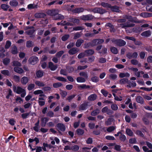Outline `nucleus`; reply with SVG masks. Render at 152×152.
<instances>
[{
    "mask_svg": "<svg viewBox=\"0 0 152 152\" xmlns=\"http://www.w3.org/2000/svg\"><path fill=\"white\" fill-rule=\"evenodd\" d=\"M13 90L14 92L18 94H21V96L24 97L26 95V92L25 90L20 87H16L15 86L13 87Z\"/></svg>",
    "mask_w": 152,
    "mask_h": 152,
    "instance_id": "1",
    "label": "nucleus"
},
{
    "mask_svg": "<svg viewBox=\"0 0 152 152\" xmlns=\"http://www.w3.org/2000/svg\"><path fill=\"white\" fill-rule=\"evenodd\" d=\"M89 11L90 12H93L94 13H99L100 14H103L106 12L105 10L98 8H96L90 10Z\"/></svg>",
    "mask_w": 152,
    "mask_h": 152,
    "instance_id": "2",
    "label": "nucleus"
},
{
    "mask_svg": "<svg viewBox=\"0 0 152 152\" xmlns=\"http://www.w3.org/2000/svg\"><path fill=\"white\" fill-rule=\"evenodd\" d=\"M38 61V58L36 56H32L29 59V63L32 65H34L36 64Z\"/></svg>",
    "mask_w": 152,
    "mask_h": 152,
    "instance_id": "3",
    "label": "nucleus"
},
{
    "mask_svg": "<svg viewBox=\"0 0 152 152\" xmlns=\"http://www.w3.org/2000/svg\"><path fill=\"white\" fill-rule=\"evenodd\" d=\"M50 140H51L50 142L51 144L54 145L55 144V141L57 144H58L60 142L59 139L57 137H51L50 138Z\"/></svg>",
    "mask_w": 152,
    "mask_h": 152,
    "instance_id": "4",
    "label": "nucleus"
},
{
    "mask_svg": "<svg viewBox=\"0 0 152 152\" xmlns=\"http://www.w3.org/2000/svg\"><path fill=\"white\" fill-rule=\"evenodd\" d=\"M137 56L138 53L136 52H134L132 54L129 53L126 55V56L129 59L136 58L137 57Z\"/></svg>",
    "mask_w": 152,
    "mask_h": 152,
    "instance_id": "5",
    "label": "nucleus"
},
{
    "mask_svg": "<svg viewBox=\"0 0 152 152\" xmlns=\"http://www.w3.org/2000/svg\"><path fill=\"white\" fill-rule=\"evenodd\" d=\"M48 67L51 70L54 71L57 68L58 66L56 64H54L53 62H50L48 63Z\"/></svg>",
    "mask_w": 152,
    "mask_h": 152,
    "instance_id": "6",
    "label": "nucleus"
},
{
    "mask_svg": "<svg viewBox=\"0 0 152 152\" xmlns=\"http://www.w3.org/2000/svg\"><path fill=\"white\" fill-rule=\"evenodd\" d=\"M48 14L53 16V18H55L56 14L59 13V11L57 10H52L48 11Z\"/></svg>",
    "mask_w": 152,
    "mask_h": 152,
    "instance_id": "7",
    "label": "nucleus"
},
{
    "mask_svg": "<svg viewBox=\"0 0 152 152\" xmlns=\"http://www.w3.org/2000/svg\"><path fill=\"white\" fill-rule=\"evenodd\" d=\"M115 43L117 45L119 46H122L126 44V42L122 39L116 40L114 41Z\"/></svg>",
    "mask_w": 152,
    "mask_h": 152,
    "instance_id": "8",
    "label": "nucleus"
},
{
    "mask_svg": "<svg viewBox=\"0 0 152 152\" xmlns=\"http://www.w3.org/2000/svg\"><path fill=\"white\" fill-rule=\"evenodd\" d=\"M29 78L26 76L23 77L20 80L21 83L23 85L26 84L28 82Z\"/></svg>",
    "mask_w": 152,
    "mask_h": 152,
    "instance_id": "9",
    "label": "nucleus"
},
{
    "mask_svg": "<svg viewBox=\"0 0 152 152\" xmlns=\"http://www.w3.org/2000/svg\"><path fill=\"white\" fill-rule=\"evenodd\" d=\"M9 4L12 7H15L18 6V2L16 0H12L10 1Z\"/></svg>",
    "mask_w": 152,
    "mask_h": 152,
    "instance_id": "10",
    "label": "nucleus"
},
{
    "mask_svg": "<svg viewBox=\"0 0 152 152\" xmlns=\"http://www.w3.org/2000/svg\"><path fill=\"white\" fill-rule=\"evenodd\" d=\"M57 127L58 130L62 132H64L65 130L66 129L65 126L63 124L59 123L57 124Z\"/></svg>",
    "mask_w": 152,
    "mask_h": 152,
    "instance_id": "11",
    "label": "nucleus"
},
{
    "mask_svg": "<svg viewBox=\"0 0 152 152\" xmlns=\"http://www.w3.org/2000/svg\"><path fill=\"white\" fill-rule=\"evenodd\" d=\"M33 93L35 95L39 94L40 96H45V94H43V91L41 90H38L34 91Z\"/></svg>",
    "mask_w": 152,
    "mask_h": 152,
    "instance_id": "12",
    "label": "nucleus"
},
{
    "mask_svg": "<svg viewBox=\"0 0 152 152\" xmlns=\"http://www.w3.org/2000/svg\"><path fill=\"white\" fill-rule=\"evenodd\" d=\"M79 51V50L77 48H73L70 49L68 52L70 55H73L77 53Z\"/></svg>",
    "mask_w": 152,
    "mask_h": 152,
    "instance_id": "13",
    "label": "nucleus"
},
{
    "mask_svg": "<svg viewBox=\"0 0 152 152\" xmlns=\"http://www.w3.org/2000/svg\"><path fill=\"white\" fill-rule=\"evenodd\" d=\"M14 70L17 73L20 74H21L24 73V71L23 69L20 68L15 67L14 68Z\"/></svg>",
    "mask_w": 152,
    "mask_h": 152,
    "instance_id": "14",
    "label": "nucleus"
},
{
    "mask_svg": "<svg viewBox=\"0 0 152 152\" xmlns=\"http://www.w3.org/2000/svg\"><path fill=\"white\" fill-rule=\"evenodd\" d=\"M97 96L95 94H93L90 95L88 98V100L92 101L96 100L97 98Z\"/></svg>",
    "mask_w": 152,
    "mask_h": 152,
    "instance_id": "15",
    "label": "nucleus"
},
{
    "mask_svg": "<svg viewBox=\"0 0 152 152\" xmlns=\"http://www.w3.org/2000/svg\"><path fill=\"white\" fill-rule=\"evenodd\" d=\"M102 112L103 113H106L108 115L111 113L110 110L107 107H105L103 108L102 110Z\"/></svg>",
    "mask_w": 152,
    "mask_h": 152,
    "instance_id": "16",
    "label": "nucleus"
},
{
    "mask_svg": "<svg viewBox=\"0 0 152 152\" xmlns=\"http://www.w3.org/2000/svg\"><path fill=\"white\" fill-rule=\"evenodd\" d=\"M136 101L140 104H143L144 103L143 99L140 96H138L136 97Z\"/></svg>",
    "mask_w": 152,
    "mask_h": 152,
    "instance_id": "17",
    "label": "nucleus"
},
{
    "mask_svg": "<svg viewBox=\"0 0 152 152\" xmlns=\"http://www.w3.org/2000/svg\"><path fill=\"white\" fill-rule=\"evenodd\" d=\"M96 39L92 41L91 43H87L85 44V47L86 48L88 46H89L90 45H91L92 46H94L97 44V42H95V41Z\"/></svg>",
    "mask_w": 152,
    "mask_h": 152,
    "instance_id": "18",
    "label": "nucleus"
},
{
    "mask_svg": "<svg viewBox=\"0 0 152 152\" xmlns=\"http://www.w3.org/2000/svg\"><path fill=\"white\" fill-rule=\"evenodd\" d=\"M49 118H42V126H45L46 123L48 121Z\"/></svg>",
    "mask_w": 152,
    "mask_h": 152,
    "instance_id": "19",
    "label": "nucleus"
},
{
    "mask_svg": "<svg viewBox=\"0 0 152 152\" xmlns=\"http://www.w3.org/2000/svg\"><path fill=\"white\" fill-rule=\"evenodd\" d=\"M35 84L39 87H43L45 86V83L41 81L37 80L35 82Z\"/></svg>",
    "mask_w": 152,
    "mask_h": 152,
    "instance_id": "20",
    "label": "nucleus"
},
{
    "mask_svg": "<svg viewBox=\"0 0 152 152\" xmlns=\"http://www.w3.org/2000/svg\"><path fill=\"white\" fill-rule=\"evenodd\" d=\"M128 85H127V86L129 87H135L137 85L136 83L135 82H130L129 81H128Z\"/></svg>",
    "mask_w": 152,
    "mask_h": 152,
    "instance_id": "21",
    "label": "nucleus"
},
{
    "mask_svg": "<svg viewBox=\"0 0 152 152\" xmlns=\"http://www.w3.org/2000/svg\"><path fill=\"white\" fill-rule=\"evenodd\" d=\"M151 34V33L150 31H147L142 32L141 34V35L142 36L148 37Z\"/></svg>",
    "mask_w": 152,
    "mask_h": 152,
    "instance_id": "22",
    "label": "nucleus"
},
{
    "mask_svg": "<svg viewBox=\"0 0 152 152\" xmlns=\"http://www.w3.org/2000/svg\"><path fill=\"white\" fill-rule=\"evenodd\" d=\"M119 76L121 78H123L124 77H128L130 76V74L128 72L121 73L119 74Z\"/></svg>",
    "mask_w": 152,
    "mask_h": 152,
    "instance_id": "23",
    "label": "nucleus"
},
{
    "mask_svg": "<svg viewBox=\"0 0 152 152\" xmlns=\"http://www.w3.org/2000/svg\"><path fill=\"white\" fill-rule=\"evenodd\" d=\"M134 25L133 24H128L127 23H122L120 24V27L122 28H124L125 27H130L133 26Z\"/></svg>",
    "mask_w": 152,
    "mask_h": 152,
    "instance_id": "24",
    "label": "nucleus"
},
{
    "mask_svg": "<svg viewBox=\"0 0 152 152\" xmlns=\"http://www.w3.org/2000/svg\"><path fill=\"white\" fill-rule=\"evenodd\" d=\"M11 53L13 54H16L18 53L17 48L15 46H13L12 48Z\"/></svg>",
    "mask_w": 152,
    "mask_h": 152,
    "instance_id": "25",
    "label": "nucleus"
},
{
    "mask_svg": "<svg viewBox=\"0 0 152 152\" xmlns=\"http://www.w3.org/2000/svg\"><path fill=\"white\" fill-rule=\"evenodd\" d=\"M113 121V118H110L105 122V124L107 125H110L111 124Z\"/></svg>",
    "mask_w": 152,
    "mask_h": 152,
    "instance_id": "26",
    "label": "nucleus"
},
{
    "mask_svg": "<svg viewBox=\"0 0 152 152\" xmlns=\"http://www.w3.org/2000/svg\"><path fill=\"white\" fill-rule=\"evenodd\" d=\"M100 112V110L97 109L93 111L91 113V115L92 116H95L97 115Z\"/></svg>",
    "mask_w": 152,
    "mask_h": 152,
    "instance_id": "27",
    "label": "nucleus"
},
{
    "mask_svg": "<svg viewBox=\"0 0 152 152\" xmlns=\"http://www.w3.org/2000/svg\"><path fill=\"white\" fill-rule=\"evenodd\" d=\"M83 40L82 39L77 40L76 43V46L77 47H79L83 42Z\"/></svg>",
    "mask_w": 152,
    "mask_h": 152,
    "instance_id": "28",
    "label": "nucleus"
},
{
    "mask_svg": "<svg viewBox=\"0 0 152 152\" xmlns=\"http://www.w3.org/2000/svg\"><path fill=\"white\" fill-rule=\"evenodd\" d=\"M10 60L8 58H6L3 59V62L5 65H7L10 62Z\"/></svg>",
    "mask_w": 152,
    "mask_h": 152,
    "instance_id": "29",
    "label": "nucleus"
},
{
    "mask_svg": "<svg viewBox=\"0 0 152 152\" xmlns=\"http://www.w3.org/2000/svg\"><path fill=\"white\" fill-rule=\"evenodd\" d=\"M78 87L79 88L82 89L89 88L90 87L89 86L86 85L84 84L80 85Z\"/></svg>",
    "mask_w": 152,
    "mask_h": 152,
    "instance_id": "30",
    "label": "nucleus"
},
{
    "mask_svg": "<svg viewBox=\"0 0 152 152\" xmlns=\"http://www.w3.org/2000/svg\"><path fill=\"white\" fill-rule=\"evenodd\" d=\"M84 9L83 8H78L75 9L74 10V12L75 13H80L83 12Z\"/></svg>",
    "mask_w": 152,
    "mask_h": 152,
    "instance_id": "31",
    "label": "nucleus"
},
{
    "mask_svg": "<svg viewBox=\"0 0 152 152\" xmlns=\"http://www.w3.org/2000/svg\"><path fill=\"white\" fill-rule=\"evenodd\" d=\"M126 134L129 136H132L133 135V132L130 129H126Z\"/></svg>",
    "mask_w": 152,
    "mask_h": 152,
    "instance_id": "32",
    "label": "nucleus"
},
{
    "mask_svg": "<svg viewBox=\"0 0 152 152\" xmlns=\"http://www.w3.org/2000/svg\"><path fill=\"white\" fill-rule=\"evenodd\" d=\"M45 14L42 13H37L35 14V16L37 18H40L44 17Z\"/></svg>",
    "mask_w": 152,
    "mask_h": 152,
    "instance_id": "33",
    "label": "nucleus"
},
{
    "mask_svg": "<svg viewBox=\"0 0 152 152\" xmlns=\"http://www.w3.org/2000/svg\"><path fill=\"white\" fill-rule=\"evenodd\" d=\"M55 20L62 19L64 18V16L60 14H56L55 18H53Z\"/></svg>",
    "mask_w": 152,
    "mask_h": 152,
    "instance_id": "34",
    "label": "nucleus"
},
{
    "mask_svg": "<svg viewBox=\"0 0 152 152\" xmlns=\"http://www.w3.org/2000/svg\"><path fill=\"white\" fill-rule=\"evenodd\" d=\"M1 8L4 10L6 11L9 8V6L5 4H2L1 5Z\"/></svg>",
    "mask_w": 152,
    "mask_h": 152,
    "instance_id": "35",
    "label": "nucleus"
},
{
    "mask_svg": "<svg viewBox=\"0 0 152 152\" xmlns=\"http://www.w3.org/2000/svg\"><path fill=\"white\" fill-rule=\"evenodd\" d=\"M76 133L79 135H82L84 133V131L81 129H78L76 130Z\"/></svg>",
    "mask_w": 152,
    "mask_h": 152,
    "instance_id": "36",
    "label": "nucleus"
},
{
    "mask_svg": "<svg viewBox=\"0 0 152 152\" xmlns=\"http://www.w3.org/2000/svg\"><path fill=\"white\" fill-rule=\"evenodd\" d=\"M128 80L126 78H123L120 80V83L121 84H125L126 83H128Z\"/></svg>",
    "mask_w": 152,
    "mask_h": 152,
    "instance_id": "37",
    "label": "nucleus"
},
{
    "mask_svg": "<svg viewBox=\"0 0 152 152\" xmlns=\"http://www.w3.org/2000/svg\"><path fill=\"white\" fill-rule=\"evenodd\" d=\"M116 128L115 126H111L108 127L107 129V130L108 132H110L115 130Z\"/></svg>",
    "mask_w": 152,
    "mask_h": 152,
    "instance_id": "38",
    "label": "nucleus"
},
{
    "mask_svg": "<svg viewBox=\"0 0 152 152\" xmlns=\"http://www.w3.org/2000/svg\"><path fill=\"white\" fill-rule=\"evenodd\" d=\"M35 86V85L34 84L30 83L28 86L27 88L29 91H31L33 89Z\"/></svg>",
    "mask_w": 152,
    "mask_h": 152,
    "instance_id": "39",
    "label": "nucleus"
},
{
    "mask_svg": "<svg viewBox=\"0 0 152 152\" xmlns=\"http://www.w3.org/2000/svg\"><path fill=\"white\" fill-rule=\"evenodd\" d=\"M69 21L74 23H78L79 22V20L77 19L71 18L69 20Z\"/></svg>",
    "mask_w": 152,
    "mask_h": 152,
    "instance_id": "40",
    "label": "nucleus"
},
{
    "mask_svg": "<svg viewBox=\"0 0 152 152\" xmlns=\"http://www.w3.org/2000/svg\"><path fill=\"white\" fill-rule=\"evenodd\" d=\"M1 73L5 75L8 76L10 75V73L8 70H4L1 71Z\"/></svg>",
    "mask_w": 152,
    "mask_h": 152,
    "instance_id": "41",
    "label": "nucleus"
},
{
    "mask_svg": "<svg viewBox=\"0 0 152 152\" xmlns=\"http://www.w3.org/2000/svg\"><path fill=\"white\" fill-rule=\"evenodd\" d=\"M79 147L77 145H75L71 148V150L74 151H76L79 150Z\"/></svg>",
    "mask_w": 152,
    "mask_h": 152,
    "instance_id": "42",
    "label": "nucleus"
},
{
    "mask_svg": "<svg viewBox=\"0 0 152 152\" xmlns=\"http://www.w3.org/2000/svg\"><path fill=\"white\" fill-rule=\"evenodd\" d=\"M60 94L63 98L66 97L67 94V92L65 91L61 90L60 91Z\"/></svg>",
    "mask_w": 152,
    "mask_h": 152,
    "instance_id": "43",
    "label": "nucleus"
},
{
    "mask_svg": "<svg viewBox=\"0 0 152 152\" xmlns=\"http://www.w3.org/2000/svg\"><path fill=\"white\" fill-rule=\"evenodd\" d=\"M111 51L112 53L115 54H117L118 53V51L117 49L114 47H112L110 48Z\"/></svg>",
    "mask_w": 152,
    "mask_h": 152,
    "instance_id": "44",
    "label": "nucleus"
},
{
    "mask_svg": "<svg viewBox=\"0 0 152 152\" xmlns=\"http://www.w3.org/2000/svg\"><path fill=\"white\" fill-rule=\"evenodd\" d=\"M85 53L86 55H91L94 53V50H89L86 51Z\"/></svg>",
    "mask_w": 152,
    "mask_h": 152,
    "instance_id": "45",
    "label": "nucleus"
},
{
    "mask_svg": "<svg viewBox=\"0 0 152 152\" xmlns=\"http://www.w3.org/2000/svg\"><path fill=\"white\" fill-rule=\"evenodd\" d=\"M86 56H87L85 53V51L83 53H82L79 54L78 56L77 57L78 58H81L84 57Z\"/></svg>",
    "mask_w": 152,
    "mask_h": 152,
    "instance_id": "46",
    "label": "nucleus"
},
{
    "mask_svg": "<svg viewBox=\"0 0 152 152\" xmlns=\"http://www.w3.org/2000/svg\"><path fill=\"white\" fill-rule=\"evenodd\" d=\"M36 74L37 77H40L43 76V72L42 71H39L37 72Z\"/></svg>",
    "mask_w": 152,
    "mask_h": 152,
    "instance_id": "47",
    "label": "nucleus"
},
{
    "mask_svg": "<svg viewBox=\"0 0 152 152\" xmlns=\"http://www.w3.org/2000/svg\"><path fill=\"white\" fill-rule=\"evenodd\" d=\"M77 81L79 83H83L85 81V79L81 77H78L77 78Z\"/></svg>",
    "mask_w": 152,
    "mask_h": 152,
    "instance_id": "48",
    "label": "nucleus"
},
{
    "mask_svg": "<svg viewBox=\"0 0 152 152\" xmlns=\"http://www.w3.org/2000/svg\"><path fill=\"white\" fill-rule=\"evenodd\" d=\"M13 65L15 66H20L21 65V64L18 61H14L13 62Z\"/></svg>",
    "mask_w": 152,
    "mask_h": 152,
    "instance_id": "49",
    "label": "nucleus"
},
{
    "mask_svg": "<svg viewBox=\"0 0 152 152\" xmlns=\"http://www.w3.org/2000/svg\"><path fill=\"white\" fill-rule=\"evenodd\" d=\"M91 80L93 82L96 83L99 81V78L97 76H94L91 78Z\"/></svg>",
    "mask_w": 152,
    "mask_h": 152,
    "instance_id": "50",
    "label": "nucleus"
},
{
    "mask_svg": "<svg viewBox=\"0 0 152 152\" xmlns=\"http://www.w3.org/2000/svg\"><path fill=\"white\" fill-rule=\"evenodd\" d=\"M83 29V28L81 26H77L74 27L73 28V30L75 31H79L82 30Z\"/></svg>",
    "mask_w": 152,
    "mask_h": 152,
    "instance_id": "51",
    "label": "nucleus"
},
{
    "mask_svg": "<svg viewBox=\"0 0 152 152\" xmlns=\"http://www.w3.org/2000/svg\"><path fill=\"white\" fill-rule=\"evenodd\" d=\"M120 139L121 141H124L126 139V137L124 134L121 133L120 137Z\"/></svg>",
    "mask_w": 152,
    "mask_h": 152,
    "instance_id": "52",
    "label": "nucleus"
},
{
    "mask_svg": "<svg viewBox=\"0 0 152 152\" xmlns=\"http://www.w3.org/2000/svg\"><path fill=\"white\" fill-rule=\"evenodd\" d=\"M35 31V30L32 29H31L28 31H27L26 33V34L29 35H32L34 33V32Z\"/></svg>",
    "mask_w": 152,
    "mask_h": 152,
    "instance_id": "53",
    "label": "nucleus"
},
{
    "mask_svg": "<svg viewBox=\"0 0 152 152\" xmlns=\"http://www.w3.org/2000/svg\"><path fill=\"white\" fill-rule=\"evenodd\" d=\"M62 84L60 83H54L53 84V87L55 88H57L61 86Z\"/></svg>",
    "mask_w": 152,
    "mask_h": 152,
    "instance_id": "54",
    "label": "nucleus"
},
{
    "mask_svg": "<svg viewBox=\"0 0 152 152\" xmlns=\"http://www.w3.org/2000/svg\"><path fill=\"white\" fill-rule=\"evenodd\" d=\"M87 104H83L80 106V109L81 110H84L87 108Z\"/></svg>",
    "mask_w": 152,
    "mask_h": 152,
    "instance_id": "55",
    "label": "nucleus"
},
{
    "mask_svg": "<svg viewBox=\"0 0 152 152\" xmlns=\"http://www.w3.org/2000/svg\"><path fill=\"white\" fill-rule=\"evenodd\" d=\"M114 149L117 151H120L121 150V146L119 145H115Z\"/></svg>",
    "mask_w": 152,
    "mask_h": 152,
    "instance_id": "56",
    "label": "nucleus"
},
{
    "mask_svg": "<svg viewBox=\"0 0 152 152\" xmlns=\"http://www.w3.org/2000/svg\"><path fill=\"white\" fill-rule=\"evenodd\" d=\"M101 5L103 7H105L110 8V5L107 3L102 2L101 3Z\"/></svg>",
    "mask_w": 152,
    "mask_h": 152,
    "instance_id": "57",
    "label": "nucleus"
},
{
    "mask_svg": "<svg viewBox=\"0 0 152 152\" xmlns=\"http://www.w3.org/2000/svg\"><path fill=\"white\" fill-rule=\"evenodd\" d=\"M109 77L110 78L113 80H114L117 78V76L115 74H111L109 75Z\"/></svg>",
    "mask_w": 152,
    "mask_h": 152,
    "instance_id": "58",
    "label": "nucleus"
},
{
    "mask_svg": "<svg viewBox=\"0 0 152 152\" xmlns=\"http://www.w3.org/2000/svg\"><path fill=\"white\" fill-rule=\"evenodd\" d=\"M69 34H66L62 37V40L63 41H65L69 38Z\"/></svg>",
    "mask_w": 152,
    "mask_h": 152,
    "instance_id": "59",
    "label": "nucleus"
},
{
    "mask_svg": "<svg viewBox=\"0 0 152 152\" xmlns=\"http://www.w3.org/2000/svg\"><path fill=\"white\" fill-rule=\"evenodd\" d=\"M11 45V43L9 41H7L6 42V43L5 46L6 48L7 49L9 48Z\"/></svg>",
    "mask_w": 152,
    "mask_h": 152,
    "instance_id": "60",
    "label": "nucleus"
},
{
    "mask_svg": "<svg viewBox=\"0 0 152 152\" xmlns=\"http://www.w3.org/2000/svg\"><path fill=\"white\" fill-rule=\"evenodd\" d=\"M111 107L112 109L114 110H117L118 108V106L115 104H112Z\"/></svg>",
    "mask_w": 152,
    "mask_h": 152,
    "instance_id": "61",
    "label": "nucleus"
},
{
    "mask_svg": "<svg viewBox=\"0 0 152 152\" xmlns=\"http://www.w3.org/2000/svg\"><path fill=\"white\" fill-rule=\"evenodd\" d=\"M56 79L59 81H64V82H65L66 80V79H65V78H64L63 77H57L56 78Z\"/></svg>",
    "mask_w": 152,
    "mask_h": 152,
    "instance_id": "62",
    "label": "nucleus"
},
{
    "mask_svg": "<svg viewBox=\"0 0 152 152\" xmlns=\"http://www.w3.org/2000/svg\"><path fill=\"white\" fill-rule=\"evenodd\" d=\"M144 74V72L142 71H137L136 72L134 73V75L135 76L138 77H139L140 76V74Z\"/></svg>",
    "mask_w": 152,
    "mask_h": 152,
    "instance_id": "63",
    "label": "nucleus"
},
{
    "mask_svg": "<svg viewBox=\"0 0 152 152\" xmlns=\"http://www.w3.org/2000/svg\"><path fill=\"white\" fill-rule=\"evenodd\" d=\"M64 52L63 51H61L58 52L56 54V56L58 57H60L64 53Z\"/></svg>",
    "mask_w": 152,
    "mask_h": 152,
    "instance_id": "64",
    "label": "nucleus"
}]
</instances>
